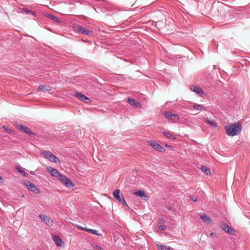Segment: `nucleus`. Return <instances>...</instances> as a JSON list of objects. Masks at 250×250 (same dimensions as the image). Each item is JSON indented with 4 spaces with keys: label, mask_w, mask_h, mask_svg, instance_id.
Wrapping results in <instances>:
<instances>
[{
    "label": "nucleus",
    "mask_w": 250,
    "mask_h": 250,
    "mask_svg": "<svg viewBox=\"0 0 250 250\" xmlns=\"http://www.w3.org/2000/svg\"><path fill=\"white\" fill-rule=\"evenodd\" d=\"M193 108L198 110H205L206 108L201 104H195L193 105Z\"/></svg>",
    "instance_id": "nucleus-26"
},
{
    "label": "nucleus",
    "mask_w": 250,
    "mask_h": 250,
    "mask_svg": "<svg viewBox=\"0 0 250 250\" xmlns=\"http://www.w3.org/2000/svg\"><path fill=\"white\" fill-rule=\"evenodd\" d=\"M134 194L135 195L141 197H145V198H148V196L146 195L144 191L142 190H138L136 192H134Z\"/></svg>",
    "instance_id": "nucleus-21"
},
{
    "label": "nucleus",
    "mask_w": 250,
    "mask_h": 250,
    "mask_svg": "<svg viewBox=\"0 0 250 250\" xmlns=\"http://www.w3.org/2000/svg\"><path fill=\"white\" fill-rule=\"evenodd\" d=\"M163 115H165L167 118L174 122L178 121L179 119V117L178 115L173 114L170 112L165 111L163 112Z\"/></svg>",
    "instance_id": "nucleus-6"
},
{
    "label": "nucleus",
    "mask_w": 250,
    "mask_h": 250,
    "mask_svg": "<svg viewBox=\"0 0 250 250\" xmlns=\"http://www.w3.org/2000/svg\"><path fill=\"white\" fill-rule=\"evenodd\" d=\"M163 134L166 136L167 138L171 139L173 137V136L171 134L167 133L166 132H164Z\"/></svg>",
    "instance_id": "nucleus-28"
},
{
    "label": "nucleus",
    "mask_w": 250,
    "mask_h": 250,
    "mask_svg": "<svg viewBox=\"0 0 250 250\" xmlns=\"http://www.w3.org/2000/svg\"><path fill=\"white\" fill-rule=\"evenodd\" d=\"M19 128L22 131L27 133L28 135L33 134L32 132L30 129L26 126L23 125H20L19 126Z\"/></svg>",
    "instance_id": "nucleus-16"
},
{
    "label": "nucleus",
    "mask_w": 250,
    "mask_h": 250,
    "mask_svg": "<svg viewBox=\"0 0 250 250\" xmlns=\"http://www.w3.org/2000/svg\"><path fill=\"white\" fill-rule=\"evenodd\" d=\"M222 229L229 234H232L234 231V229L230 228L227 224H223L221 226Z\"/></svg>",
    "instance_id": "nucleus-12"
},
{
    "label": "nucleus",
    "mask_w": 250,
    "mask_h": 250,
    "mask_svg": "<svg viewBox=\"0 0 250 250\" xmlns=\"http://www.w3.org/2000/svg\"><path fill=\"white\" fill-rule=\"evenodd\" d=\"M75 95L78 99L84 102L88 103L87 101H90V100L88 98H87L84 95L82 94L81 93L77 92L75 93Z\"/></svg>",
    "instance_id": "nucleus-13"
},
{
    "label": "nucleus",
    "mask_w": 250,
    "mask_h": 250,
    "mask_svg": "<svg viewBox=\"0 0 250 250\" xmlns=\"http://www.w3.org/2000/svg\"><path fill=\"white\" fill-rule=\"evenodd\" d=\"M77 227L81 230H84V229H86V228L77 225Z\"/></svg>",
    "instance_id": "nucleus-32"
},
{
    "label": "nucleus",
    "mask_w": 250,
    "mask_h": 250,
    "mask_svg": "<svg viewBox=\"0 0 250 250\" xmlns=\"http://www.w3.org/2000/svg\"><path fill=\"white\" fill-rule=\"evenodd\" d=\"M26 186L28 189L33 192L35 194H38L40 192V190L35 185V184L31 183L30 181H27Z\"/></svg>",
    "instance_id": "nucleus-8"
},
{
    "label": "nucleus",
    "mask_w": 250,
    "mask_h": 250,
    "mask_svg": "<svg viewBox=\"0 0 250 250\" xmlns=\"http://www.w3.org/2000/svg\"><path fill=\"white\" fill-rule=\"evenodd\" d=\"M3 128L5 130H6L7 132L9 133L10 134H12L13 133V131L10 129H9L7 127L5 126H3Z\"/></svg>",
    "instance_id": "nucleus-29"
},
{
    "label": "nucleus",
    "mask_w": 250,
    "mask_h": 250,
    "mask_svg": "<svg viewBox=\"0 0 250 250\" xmlns=\"http://www.w3.org/2000/svg\"><path fill=\"white\" fill-rule=\"evenodd\" d=\"M39 217L42 221L43 222V223H45L47 226H49L52 225V221L51 220L50 217L43 214H40Z\"/></svg>",
    "instance_id": "nucleus-9"
},
{
    "label": "nucleus",
    "mask_w": 250,
    "mask_h": 250,
    "mask_svg": "<svg viewBox=\"0 0 250 250\" xmlns=\"http://www.w3.org/2000/svg\"><path fill=\"white\" fill-rule=\"evenodd\" d=\"M164 223H165V222H164V219L162 218H160L159 222V223L158 224L157 226H158V227L159 228V229L162 230H164L166 228V226H165Z\"/></svg>",
    "instance_id": "nucleus-18"
},
{
    "label": "nucleus",
    "mask_w": 250,
    "mask_h": 250,
    "mask_svg": "<svg viewBox=\"0 0 250 250\" xmlns=\"http://www.w3.org/2000/svg\"><path fill=\"white\" fill-rule=\"evenodd\" d=\"M157 247L158 250H172V249L170 247L160 244H157Z\"/></svg>",
    "instance_id": "nucleus-19"
},
{
    "label": "nucleus",
    "mask_w": 250,
    "mask_h": 250,
    "mask_svg": "<svg viewBox=\"0 0 250 250\" xmlns=\"http://www.w3.org/2000/svg\"><path fill=\"white\" fill-rule=\"evenodd\" d=\"M148 145L153 147L154 149L160 152H164L165 149L160 145L153 141H149L148 142Z\"/></svg>",
    "instance_id": "nucleus-5"
},
{
    "label": "nucleus",
    "mask_w": 250,
    "mask_h": 250,
    "mask_svg": "<svg viewBox=\"0 0 250 250\" xmlns=\"http://www.w3.org/2000/svg\"><path fill=\"white\" fill-rule=\"evenodd\" d=\"M120 190L119 189H115V191L113 192V197L123 205H125L127 208L126 209H129V207L126 204L125 199L123 197L121 198L120 196ZM122 196H123V195H122Z\"/></svg>",
    "instance_id": "nucleus-4"
},
{
    "label": "nucleus",
    "mask_w": 250,
    "mask_h": 250,
    "mask_svg": "<svg viewBox=\"0 0 250 250\" xmlns=\"http://www.w3.org/2000/svg\"><path fill=\"white\" fill-rule=\"evenodd\" d=\"M51 89V87L47 85H40L37 89V91H42V92H45L49 91Z\"/></svg>",
    "instance_id": "nucleus-17"
},
{
    "label": "nucleus",
    "mask_w": 250,
    "mask_h": 250,
    "mask_svg": "<svg viewBox=\"0 0 250 250\" xmlns=\"http://www.w3.org/2000/svg\"><path fill=\"white\" fill-rule=\"evenodd\" d=\"M94 250H103V249L101 246L97 245L95 247Z\"/></svg>",
    "instance_id": "nucleus-31"
},
{
    "label": "nucleus",
    "mask_w": 250,
    "mask_h": 250,
    "mask_svg": "<svg viewBox=\"0 0 250 250\" xmlns=\"http://www.w3.org/2000/svg\"><path fill=\"white\" fill-rule=\"evenodd\" d=\"M205 122L206 123L209 124L210 125L212 126L213 127H217V123H216V122L214 120H208V119H205Z\"/></svg>",
    "instance_id": "nucleus-23"
},
{
    "label": "nucleus",
    "mask_w": 250,
    "mask_h": 250,
    "mask_svg": "<svg viewBox=\"0 0 250 250\" xmlns=\"http://www.w3.org/2000/svg\"><path fill=\"white\" fill-rule=\"evenodd\" d=\"M191 90L194 91L195 93L199 95L200 96H203L205 94L202 89L198 86H193L190 87Z\"/></svg>",
    "instance_id": "nucleus-10"
},
{
    "label": "nucleus",
    "mask_w": 250,
    "mask_h": 250,
    "mask_svg": "<svg viewBox=\"0 0 250 250\" xmlns=\"http://www.w3.org/2000/svg\"><path fill=\"white\" fill-rule=\"evenodd\" d=\"M30 173L32 174H34V172L33 171H30Z\"/></svg>",
    "instance_id": "nucleus-36"
},
{
    "label": "nucleus",
    "mask_w": 250,
    "mask_h": 250,
    "mask_svg": "<svg viewBox=\"0 0 250 250\" xmlns=\"http://www.w3.org/2000/svg\"><path fill=\"white\" fill-rule=\"evenodd\" d=\"M59 179L61 182L67 187H73L74 186L72 182L64 175H62L60 176Z\"/></svg>",
    "instance_id": "nucleus-7"
},
{
    "label": "nucleus",
    "mask_w": 250,
    "mask_h": 250,
    "mask_svg": "<svg viewBox=\"0 0 250 250\" xmlns=\"http://www.w3.org/2000/svg\"><path fill=\"white\" fill-rule=\"evenodd\" d=\"M165 146L167 147H168V148H171V146L170 145H168L167 144H166L165 145Z\"/></svg>",
    "instance_id": "nucleus-35"
},
{
    "label": "nucleus",
    "mask_w": 250,
    "mask_h": 250,
    "mask_svg": "<svg viewBox=\"0 0 250 250\" xmlns=\"http://www.w3.org/2000/svg\"><path fill=\"white\" fill-rule=\"evenodd\" d=\"M201 170L206 174L207 175H210L211 174V171L209 169L207 168L206 166L202 165L201 167Z\"/></svg>",
    "instance_id": "nucleus-22"
},
{
    "label": "nucleus",
    "mask_w": 250,
    "mask_h": 250,
    "mask_svg": "<svg viewBox=\"0 0 250 250\" xmlns=\"http://www.w3.org/2000/svg\"><path fill=\"white\" fill-rule=\"evenodd\" d=\"M18 171L20 173L22 174L24 176H26V175H27V173L23 170L20 169Z\"/></svg>",
    "instance_id": "nucleus-30"
},
{
    "label": "nucleus",
    "mask_w": 250,
    "mask_h": 250,
    "mask_svg": "<svg viewBox=\"0 0 250 250\" xmlns=\"http://www.w3.org/2000/svg\"><path fill=\"white\" fill-rule=\"evenodd\" d=\"M210 236H212V237H217L216 234L215 233H214V232H211L210 233Z\"/></svg>",
    "instance_id": "nucleus-34"
},
{
    "label": "nucleus",
    "mask_w": 250,
    "mask_h": 250,
    "mask_svg": "<svg viewBox=\"0 0 250 250\" xmlns=\"http://www.w3.org/2000/svg\"><path fill=\"white\" fill-rule=\"evenodd\" d=\"M84 231L96 235H100V234L98 233V231L95 229L86 228V229H84Z\"/></svg>",
    "instance_id": "nucleus-25"
},
{
    "label": "nucleus",
    "mask_w": 250,
    "mask_h": 250,
    "mask_svg": "<svg viewBox=\"0 0 250 250\" xmlns=\"http://www.w3.org/2000/svg\"><path fill=\"white\" fill-rule=\"evenodd\" d=\"M53 240L57 246H61L62 241L59 236H57V235L54 236L53 237Z\"/></svg>",
    "instance_id": "nucleus-20"
},
{
    "label": "nucleus",
    "mask_w": 250,
    "mask_h": 250,
    "mask_svg": "<svg viewBox=\"0 0 250 250\" xmlns=\"http://www.w3.org/2000/svg\"><path fill=\"white\" fill-rule=\"evenodd\" d=\"M128 103L135 107H137V108H140L141 107L142 105L141 104L139 103V102H137L134 99H130V98H128Z\"/></svg>",
    "instance_id": "nucleus-15"
},
{
    "label": "nucleus",
    "mask_w": 250,
    "mask_h": 250,
    "mask_svg": "<svg viewBox=\"0 0 250 250\" xmlns=\"http://www.w3.org/2000/svg\"><path fill=\"white\" fill-rule=\"evenodd\" d=\"M23 11L27 14H29V13H31L32 15H35V12L34 11H32L31 10H30L27 8H23Z\"/></svg>",
    "instance_id": "nucleus-27"
},
{
    "label": "nucleus",
    "mask_w": 250,
    "mask_h": 250,
    "mask_svg": "<svg viewBox=\"0 0 250 250\" xmlns=\"http://www.w3.org/2000/svg\"><path fill=\"white\" fill-rule=\"evenodd\" d=\"M47 170L50 174L54 177H60V176H61L62 174H61L57 169L52 167H49L47 168Z\"/></svg>",
    "instance_id": "nucleus-11"
},
{
    "label": "nucleus",
    "mask_w": 250,
    "mask_h": 250,
    "mask_svg": "<svg viewBox=\"0 0 250 250\" xmlns=\"http://www.w3.org/2000/svg\"><path fill=\"white\" fill-rule=\"evenodd\" d=\"M74 29L76 32L79 33H81L90 37L94 35V33L92 30H89L79 25H75L74 26Z\"/></svg>",
    "instance_id": "nucleus-2"
},
{
    "label": "nucleus",
    "mask_w": 250,
    "mask_h": 250,
    "mask_svg": "<svg viewBox=\"0 0 250 250\" xmlns=\"http://www.w3.org/2000/svg\"><path fill=\"white\" fill-rule=\"evenodd\" d=\"M225 129L226 133L229 136H234L239 134L241 130V125L239 123L226 125Z\"/></svg>",
    "instance_id": "nucleus-1"
},
{
    "label": "nucleus",
    "mask_w": 250,
    "mask_h": 250,
    "mask_svg": "<svg viewBox=\"0 0 250 250\" xmlns=\"http://www.w3.org/2000/svg\"><path fill=\"white\" fill-rule=\"evenodd\" d=\"M42 154L52 162L60 163L59 159L50 151L43 150L42 151Z\"/></svg>",
    "instance_id": "nucleus-3"
},
{
    "label": "nucleus",
    "mask_w": 250,
    "mask_h": 250,
    "mask_svg": "<svg viewBox=\"0 0 250 250\" xmlns=\"http://www.w3.org/2000/svg\"><path fill=\"white\" fill-rule=\"evenodd\" d=\"M48 17L51 19V20L53 21L54 22L57 23H60L61 21L55 16L52 15H48Z\"/></svg>",
    "instance_id": "nucleus-24"
},
{
    "label": "nucleus",
    "mask_w": 250,
    "mask_h": 250,
    "mask_svg": "<svg viewBox=\"0 0 250 250\" xmlns=\"http://www.w3.org/2000/svg\"><path fill=\"white\" fill-rule=\"evenodd\" d=\"M200 218L206 224H212V221L210 217L206 214L203 213L200 215Z\"/></svg>",
    "instance_id": "nucleus-14"
},
{
    "label": "nucleus",
    "mask_w": 250,
    "mask_h": 250,
    "mask_svg": "<svg viewBox=\"0 0 250 250\" xmlns=\"http://www.w3.org/2000/svg\"><path fill=\"white\" fill-rule=\"evenodd\" d=\"M191 200L193 202H195L197 201V199L195 197H192Z\"/></svg>",
    "instance_id": "nucleus-33"
}]
</instances>
